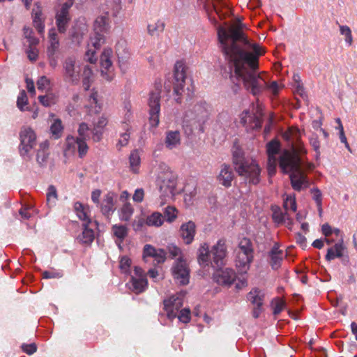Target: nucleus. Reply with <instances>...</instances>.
Masks as SVG:
<instances>
[{"mask_svg":"<svg viewBox=\"0 0 357 357\" xmlns=\"http://www.w3.org/2000/svg\"><path fill=\"white\" fill-rule=\"evenodd\" d=\"M40 102L45 106L49 107L55 103V96L52 93H48L45 96H40L38 97Z\"/></svg>","mask_w":357,"mask_h":357,"instance_id":"nucleus-58","label":"nucleus"},{"mask_svg":"<svg viewBox=\"0 0 357 357\" xmlns=\"http://www.w3.org/2000/svg\"><path fill=\"white\" fill-rule=\"evenodd\" d=\"M301 131L294 127L289 128L283 134V138L289 142L291 150L284 151L280 157V167L282 172L289 174L294 190L300 191L309 187V181L305 170H311L314 165L311 162H304L299 155L307 153V150L300 141Z\"/></svg>","mask_w":357,"mask_h":357,"instance_id":"nucleus-2","label":"nucleus"},{"mask_svg":"<svg viewBox=\"0 0 357 357\" xmlns=\"http://www.w3.org/2000/svg\"><path fill=\"white\" fill-rule=\"evenodd\" d=\"M172 274L175 282L181 285L189 283L190 268L186 261L183 258H178L172 266Z\"/></svg>","mask_w":357,"mask_h":357,"instance_id":"nucleus-9","label":"nucleus"},{"mask_svg":"<svg viewBox=\"0 0 357 357\" xmlns=\"http://www.w3.org/2000/svg\"><path fill=\"white\" fill-rule=\"evenodd\" d=\"M131 265V260L126 256L122 257L119 261V268L124 273L130 272V266Z\"/></svg>","mask_w":357,"mask_h":357,"instance_id":"nucleus-59","label":"nucleus"},{"mask_svg":"<svg viewBox=\"0 0 357 357\" xmlns=\"http://www.w3.org/2000/svg\"><path fill=\"white\" fill-rule=\"evenodd\" d=\"M157 182L159 185L161 203L165 204L168 200L172 199L176 190V178L169 166L165 162H159L155 170Z\"/></svg>","mask_w":357,"mask_h":357,"instance_id":"nucleus-4","label":"nucleus"},{"mask_svg":"<svg viewBox=\"0 0 357 357\" xmlns=\"http://www.w3.org/2000/svg\"><path fill=\"white\" fill-rule=\"evenodd\" d=\"M88 32V24L86 17H79L76 19L70 31V36L73 40L77 43H79L83 37Z\"/></svg>","mask_w":357,"mask_h":357,"instance_id":"nucleus-16","label":"nucleus"},{"mask_svg":"<svg viewBox=\"0 0 357 357\" xmlns=\"http://www.w3.org/2000/svg\"><path fill=\"white\" fill-rule=\"evenodd\" d=\"M135 209L132 204L129 202H126L118 211L119 218L121 221H129Z\"/></svg>","mask_w":357,"mask_h":357,"instance_id":"nucleus-39","label":"nucleus"},{"mask_svg":"<svg viewBox=\"0 0 357 357\" xmlns=\"http://www.w3.org/2000/svg\"><path fill=\"white\" fill-rule=\"evenodd\" d=\"M82 77V86L85 91H88L93 81V70L89 66H85L84 67Z\"/></svg>","mask_w":357,"mask_h":357,"instance_id":"nucleus-44","label":"nucleus"},{"mask_svg":"<svg viewBox=\"0 0 357 357\" xmlns=\"http://www.w3.org/2000/svg\"><path fill=\"white\" fill-rule=\"evenodd\" d=\"M180 321L183 323H188L190 320V311L188 308H184L180 310V313L177 315Z\"/></svg>","mask_w":357,"mask_h":357,"instance_id":"nucleus-63","label":"nucleus"},{"mask_svg":"<svg viewBox=\"0 0 357 357\" xmlns=\"http://www.w3.org/2000/svg\"><path fill=\"white\" fill-rule=\"evenodd\" d=\"M128 285V288L135 294H140L146 289L148 287L146 275L141 268L135 267Z\"/></svg>","mask_w":357,"mask_h":357,"instance_id":"nucleus-11","label":"nucleus"},{"mask_svg":"<svg viewBox=\"0 0 357 357\" xmlns=\"http://www.w3.org/2000/svg\"><path fill=\"white\" fill-rule=\"evenodd\" d=\"M112 57V49H104L100 56L101 74L104 79L107 81H111L114 77Z\"/></svg>","mask_w":357,"mask_h":357,"instance_id":"nucleus-15","label":"nucleus"},{"mask_svg":"<svg viewBox=\"0 0 357 357\" xmlns=\"http://www.w3.org/2000/svg\"><path fill=\"white\" fill-rule=\"evenodd\" d=\"M197 261L203 268L213 267V264L214 263L212 259V254L208 243H203L200 245L197 250Z\"/></svg>","mask_w":357,"mask_h":357,"instance_id":"nucleus-22","label":"nucleus"},{"mask_svg":"<svg viewBox=\"0 0 357 357\" xmlns=\"http://www.w3.org/2000/svg\"><path fill=\"white\" fill-rule=\"evenodd\" d=\"M116 196L113 192H108L104 195V197L100 204V208L104 215L109 216L115 209Z\"/></svg>","mask_w":357,"mask_h":357,"instance_id":"nucleus-25","label":"nucleus"},{"mask_svg":"<svg viewBox=\"0 0 357 357\" xmlns=\"http://www.w3.org/2000/svg\"><path fill=\"white\" fill-rule=\"evenodd\" d=\"M108 120L105 116H100L97 121L93 123L92 138L94 142H99L102 138L104 128L107 126Z\"/></svg>","mask_w":357,"mask_h":357,"instance_id":"nucleus-29","label":"nucleus"},{"mask_svg":"<svg viewBox=\"0 0 357 357\" xmlns=\"http://www.w3.org/2000/svg\"><path fill=\"white\" fill-rule=\"evenodd\" d=\"M345 247L343 243V239L342 238L339 242L335 244L333 248H330L327 250L326 259L328 261H331L335 258L342 257L343 255V251Z\"/></svg>","mask_w":357,"mask_h":357,"instance_id":"nucleus-34","label":"nucleus"},{"mask_svg":"<svg viewBox=\"0 0 357 357\" xmlns=\"http://www.w3.org/2000/svg\"><path fill=\"white\" fill-rule=\"evenodd\" d=\"M48 36L50 45L47 47V56L48 57H52L54 56L56 50H58L59 42L55 29H50L49 31Z\"/></svg>","mask_w":357,"mask_h":357,"instance_id":"nucleus-35","label":"nucleus"},{"mask_svg":"<svg viewBox=\"0 0 357 357\" xmlns=\"http://www.w3.org/2000/svg\"><path fill=\"white\" fill-rule=\"evenodd\" d=\"M129 164L130 171L134 174L139 172V167L141 165V153L139 150L135 149L131 151L129 156Z\"/></svg>","mask_w":357,"mask_h":357,"instance_id":"nucleus-36","label":"nucleus"},{"mask_svg":"<svg viewBox=\"0 0 357 357\" xmlns=\"http://www.w3.org/2000/svg\"><path fill=\"white\" fill-rule=\"evenodd\" d=\"M19 152L22 157L31 158V151L36 144V135L29 127H23L20 132Z\"/></svg>","mask_w":357,"mask_h":357,"instance_id":"nucleus-7","label":"nucleus"},{"mask_svg":"<svg viewBox=\"0 0 357 357\" xmlns=\"http://www.w3.org/2000/svg\"><path fill=\"white\" fill-rule=\"evenodd\" d=\"M49 142L45 140L39 144V149L36 153V160L40 165H43L47 162L50 152H49Z\"/></svg>","mask_w":357,"mask_h":357,"instance_id":"nucleus-33","label":"nucleus"},{"mask_svg":"<svg viewBox=\"0 0 357 357\" xmlns=\"http://www.w3.org/2000/svg\"><path fill=\"white\" fill-rule=\"evenodd\" d=\"M33 26L38 31V33L43 34L45 31V17L43 15L40 7L37 6L32 11Z\"/></svg>","mask_w":357,"mask_h":357,"instance_id":"nucleus-30","label":"nucleus"},{"mask_svg":"<svg viewBox=\"0 0 357 357\" xmlns=\"http://www.w3.org/2000/svg\"><path fill=\"white\" fill-rule=\"evenodd\" d=\"M116 53L119 59V63L122 70H126L128 66L130 52L126 40H121L116 45Z\"/></svg>","mask_w":357,"mask_h":357,"instance_id":"nucleus-19","label":"nucleus"},{"mask_svg":"<svg viewBox=\"0 0 357 357\" xmlns=\"http://www.w3.org/2000/svg\"><path fill=\"white\" fill-rule=\"evenodd\" d=\"M185 64L181 61H176L174 68L173 89L176 96H180L184 92L186 79Z\"/></svg>","mask_w":357,"mask_h":357,"instance_id":"nucleus-10","label":"nucleus"},{"mask_svg":"<svg viewBox=\"0 0 357 357\" xmlns=\"http://www.w3.org/2000/svg\"><path fill=\"white\" fill-rule=\"evenodd\" d=\"M122 128L125 132L120 135V138L116 144V147L119 150L127 146L130 139V130L131 129L130 126L128 123L123 122Z\"/></svg>","mask_w":357,"mask_h":357,"instance_id":"nucleus-43","label":"nucleus"},{"mask_svg":"<svg viewBox=\"0 0 357 357\" xmlns=\"http://www.w3.org/2000/svg\"><path fill=\"white\" fill-rule=\"evenodd\" d=\"M181 142V133L178 130H168L165 132V144L170 150L178 148Z\"/></svg>","mask_w":357,"mask_h":357,"instance_id":"nucleus-27","label":"nucleus"},{"mask_svg":"<svg viewBox=\"0 0 357 357\" xmlns=\"http://www.w3.org/2000/svg\"><path fill=\"white\" fill-rule=\"evenodd\" d=\"M160 91H156L150 93L149 99V105L150 107L149 114V123L151 126L157 127L159 124V113L160 111Z\"/></svg>","mask_w":357,"mask_h":357,"instance_id":"nucleus-13","label":"nucleus"},{"mask_svg":"<svg viewBox=\"0 0 357 357\" xmlns=\"http://www.w3.org/2000/svg\"><path fill=\"white\" fill-rule=\"evenodd\" d=\"M87 225L84 224V230L78 237V240L84 244H90L94 239V231L92 229L88 228Z\"/></svg>","mask_w":357,"mask_h":357,"instance_id":"nucleus-46","label":"nucleus"},{"mask_svg":"<svg viewBox=\"0 0 357 357\" xmlns=\"http://www.w3.org/2000/svg\"><path fill=\"white\" fill-rule=\"evenodd\" d=\"M73 5V0H66L61 4L56 14V24L60 33H65L71 19L69 10Z\"/></svg>","mask_w":357,"mask_h":357,"instance_id":"nucleus-12","label":"nucleus"},{"mask_svg":"<svg viewBox=\"0 0 357 357\" xmlns=\"http://www.w3.org/2000/svg\"><path fill=\"white\" fill-rule=\"evenodd\" d=\"M236 279V273L231 268L219 269L213 274V280L220 285L230 286Z\"/></svg>","mask_w":357,"mask_h":357,"instance_id":"nucleus-20","label":"nucleus"},{"mask_svg":"<svg viewBox=\"0 0 357 357\" xmlns=\"http://www.w3.org/2000/svg\"><path fill=\"white\" fill-rule=\"evenodd\" d=\"M234 253L235 266L240 274L247 273L253 262L254 256L238 252Z\"/></svg>","mask_w":357,"mask_h":357,"instance_id":"nucleus-21","label":"nucleus"},{"mask_svg":"<svg viewBox=\"0 0 357 357\" xmlns=\"http://www.w3.org/2000/svg\"><path fill=\"white\" fill-rule=\"evenodd\" d=\"M272 306L273 308V314H278L283 310L284 302L282 299L277 298L273 300Z\"/></svg>","mask_w":357,"mask_h":357,"instance_id":"nucleus-60","label":"nucleus"},{"mask_svg":"<svg viewBox=\"0 0 357 357\" xmlns=\"http://www.w3.org/2000/svg\"><path fill=\"white\" fill-rule=\"evenodd\" d=\"M58 199L57 192L54 185H50L47 192V203L50 207L54 206Z\"/></svg>","mask_w":357,"mask_h":357,"instance_id":"nucleus-48","label":"nucleus"},{"mask_svg":"<svg viewBox=\"0 0 357 357\" xmlns=\"http://www.w3.org/2000/svg\"><path fill=\"white\" fill-rule=\"evenodd\" d=\"M211 252L214 264L216 266H222L228 253L226 240L223 238L219 239L217 243L211 247Z\"/></svg>","mask_w":357,"mask_h":357,"instance_id":"nucleus-17","label":"nucleus"},{"mask_svg":"<svg viewBox=\"0 0 357 357\" xmlns=\"http://www.w3.org/2000/svg\"><path fill=\"white\" fill-rule=\"evenodd\" d=\"M36 47L29 46V48L26 50L27 56L31 61H35L38 59V50Z\"/></svg>","mask_w":357,"mask_h":357,"instance_id":"nucleus-62","label":"nucleus"},{"mask_svg":"<svg viewBox=\"0 0 357 357\" xmlns=\"http://www.w3.org/2000/svg\"><path fill=\"white\" fill-rule=\"evenodd\" d=\"M261 116V114L259 113L257 116L252 118L248 111H245L241 115V123L243 125L250 124V127L252 129L259 128L261 126V121L260 119Z\"/></svg>","mask_w":357,"mask_h":357,"instance_id":"nucleus-31","label":"nucleus"},{"mask_svg":"<svg viewBox=\"0 0 357 357\" xmlns=\"http://www.w3.org/2000/svg\"><path fill=\"white\" fill-rule=\"evenodd\" d=\"M144 257H153L158 263H162L166 259V253L162 249H155L151 245H146L143 250Z\"/></svg>","mask_w":357,"mask_h":357,"instance_id":"nucleus-28","label":"nucleus"},{"mask_svg":"<svg viewBox=\"0 0 357 357\" xmlns=\"http://www.w3.org/2000/svg\"><path fill=\"white\" fill-rule=\"evenodd\" d=\"M165 26V22L161 20H158L153 23L149 24L147 31L149 34L152 36H159L164 31Z\"/></svg>","mask_w":357,"mask_h":357,"instance_id":"nucleus-45","label":"nucleus"},{"mask_svg":"<svg viewBox=\"0 0 357 357\" xmlns=\"http://www.w3.org/2000/svg\"><path fill=\"white\" fill-rule=\"evenodd\" d=\"M164 223V217L159 212H153L146 218V225L149 227H159Z\"/></svg>","mask_w":357,"mask_h":357,"instance_id":"nucleus-41","label":"nucleus"},{"mask_svg":"<svg viewBox=\"0 0 357 357\" xmlns=\"http://www.w3.org/2000/svg\"><path fill=\"white\" fill-rule=\"evenodd\" d=\"M64 79L71 84L77 85L80 79V66L75 57L70 56L63 63Z\"/></svg>","mask_w":357,"mask_h":357,"instance_id":"nucleus-8","label":"nucleus"},{"mask_svg":"<svg viewBox=\"0 0 357 357\" xmlns=\"http://www.w3.org/2000/svg\"><path fill=\"white\" fill-rule=\"evenodd\" d=\"M273 218L275 222L278 223L284 222L287 227H290L292 225V220L288 213H282L278 207L273 208Z\"/></svg>","mask_w":357,"mask_h":357,"instance_id":"nucleus-38","label":"nucleus"},{"mask_svg":"<svg viewBox=\"0 0 357 357\" xmlns=\"http://www.w3.org/2000/svg\"><path fill=\"white\" fill-rule=\"evenodd\" d=\"M17 104L18 107L21 109H24V107L27 104V96L24 91L20 92L18 98Z\"/></svg>","mask_w":357,"mask_h":357,"instance_id":"nucleus-64","label":"nucleus"},{"mask_svg":"<svg viewBox=\"0 0 357 357\" xmlns=\"http://www.w3.org/2000/svg\"><path fill=\"white\" fill-rule=\"evenodd\" d=\"M50 132L52 135L55 138L58 139L61 135L63 132V126L61 121L59 119L54 120V122L50 126Z\"/></svg>","mask_w":357,"mask_h":357,"instance_id":"nucleus-52","label":"nucleus"},{"mask_svg":"<svg viewBox=\"0 0 357 357\" xmlns=\"http://www.w3.org/2000/svg\"><path fill=\"white\" fill-rule=\"evenodd\" d=\"M196 234V225L190 220L183 223L179 229V235L186 245L191 244Z\"/></svg>","mask_w":357,"mask_h":357,"instance_id":"nucleus-23","label":"nucleus"},{"mask_svg":"<svg viewBox=\"0 0 357 357\" xmlns=\"http://www.w3.org/2000/svg\"><path fill=\"white\" fill-rule=\"evenodd\" d=\"M105 42V33H95L93 36L90 38L89 47L91 45L94 47V50L89 49L86 52V59L93 63L96 61V57L95 56L96 50L99 49Z\"/></svg>","mask_w":357,"mask_h":357,"instance_id":"nucleus-18","label":"nucleus"},{"mask_svg":"<svg viewBox=\"0 0 357 357\" xmlns=\"http://www.w3.org/2000/svg\"><path fill=\"white\" fill-rule=\"evenodd\" d=\"M233 163L236 172L246 182L257 184L260 181L261 169L252 158H245L241 149L233 151Z\"/></svg>","mask_w":357,"mask_h":357,"instance_id":"nucleus-3","label":"nucleus"},{"mask_svg":"<svg viewBox=\"0 0 357 357\" xmlns=\"http://www.w3.org/2000/svg\"><path fill=\"white\" fill-rule=\"evenodd\" d=\"M75 210L77 213V217L82 221H84V224H89L91 222L89 218V208L88 206H84L79 202L75 204Z\"/></svg>","mask_w":357,"mask_h":357,"instance_id":"nucleus-42","label":"nucleus"},{"mask_svg":"<svg viewBox=\"0 0 357 357\" xmlns=\"http://www.w3.org/2000/svg\"><path fill=\"white\" fill-rule=\"evenodd\" d=\"M238 23L228 27L220 26L218 36L220 47L230 69L231 78L241 81L244 87L254 96L268 89L274 95L278 93L280 86L276 82L268 84L261 74H257L258 56L262 54L261 47L252 44Z\"/></svg>","mask_w":357,"mask_h":357,"instance_id":"nucleus-1","label":"nucleus"},{"mask_svg":"<svg viewBox=\"0 0 357 357\" xmlns=\"http://www.w3.org/2000/svg\"><path fill=\"white\" fill-rule=\"evenodd\" d=\"M208 116V111L205 105H195L185 112L183 117V126L189 127L192 131H202Z\"/></svg>","mask_w":357,"mask_h":357,"instance_id":"nucleus-6","label":"nucleus"},{"mask_svg":"<svg viewBox=\"0 0 357 357\" xmlns=\"http://www.w3.org/2000/svg\"><path fill=\"white\" fill-rule=\"evenodd\" d=\"M233 178L234 174L230 166L226 164L222 165L217 177L219 183L225 187H229L231 185Z\"/></svg>","mask_w":357,"mask_h":357,"instance_id":"nucleus-26","label":"nucleus"},{"mask_svg":"<svg viewBox=\"0 0 357 357\" xmlns=\"http://www.w3.org/2000/svg\"><path fill=\"white\" fill-rule=\"evenodd\" d=\"M77 132L79 137L68 136L66 138L65 152L66 154H73L77 150L79 156L82 158L86 154L89 149L86 142V140L90 137V129L88 124L81 123Z\"/></svg>","mask_w":357,"mask_h":357,"instance_id":"nucleus-5","label":"nucleus"},{"mask_svg":"<svg viewBox=\"0 0 357 357\" xmlns=\"http://www.w3.org/2000/svg\"><path fill=\"white\" fill-rule=\"evenodd\" d=\"M109 12L106 11L98 15L94 20L93 28L95 33H107L111 27Z\"/></svg>","mask_w":357,"mask_h":357,"instance_id":"nucleus-24","label":"nucleus"},{"mask_svg":"<svg viewBox=\"0 0 357 357\" xmlns=\"http://www.w3.org/2000/svg\"><path fill=\"white\" fill-rule=\"evenodd\" d=\"M183 294L178 293L164 301V309L169 319H173L176 317L177 312L183 305Z\"/></svg>","mask_w":357,"mask_h":357,"instance_id":"nucleus-14","label":"nucleus"},{"mask_svg":"<svg viewBox=\"0 0 357 357\" xmlns=\"http://www.w3.org/2000/svg\"><path fill=\"white\" fill-rule=\"evenodd\" d=\"M178 213V211L174 206H168L164 210V217L167 222L169 223L175 221L177 218Z\"/></svg>","mask_w":357,"mask_h":357,"instance_id":"nucleus-47","label":"nucleus"},{"mask_svg":"<svg viewBox=\"0 0 357 357\" xmlns=\"http://www.w3.org/2000/svg\"><path fill=\"white\" fill-rule=\"evenodd\" d=\"M234 252L254 256V247L250 239L248 238H241Z\"/></svg>","mask_w":357,"mask_h":357,"instance_id":"nucleus-32","label":"nucleus"},{"mask_svg":"<svg viewBox=\"0 0 357 357\" xmlns=\"http://www.w3.org/2000/svg\"><path fill=\"white\" fill-rule=\"evenodd\" d=\"M310 192L312 196V199L316 202V204L318 207V209L319 211V213H321L322 208H321V201H322V194L321 191L317 188H314L311 189Z\"/></svg>","mask_w":357,"mask_h":357,"instance_id":"nucleus-56","label":"nucleus"},{"mask_svg":"<svg viewBox=\"0 0 357 357\" xmlns=\"http://www.w3.org/2000/svg\"><path fill=\"white\" fill-rule=\"evenodd\" d=\"M264 294L258 289H254L248 294V300L255 306L260 307L263 305Z\"/></svg>","mask_w":357,"mask_h":357,"instance_id":"nucleus-40","label":"nucleus"},{"mask_svg":"<svg viewBox=\"0 0 357 357\" xmlns=\"http://www.w3.org/2000/svg\"><path fill=\"white\" fill-rule=\"evenodd\" d=\"M24 36L26 39L29 46H36L39 43V40L33 36V30L29 27H24Z\"/></svg>","mask_w":357,"mask_h":357,"instance_id":"nucleus-50","label":"nucleus"},{"mask_svg":"<svg viewBox=\"0 0 357 357\" xmlns=\"http://www.w3.org/2000/svg\"><path fill=\"white\" fill-rule=\"evenodd\" d=\"M37 89L40 92H49L51 89L50 80L45 76L40 77L37 81Z\"/></svg>","mask_w":357,"mask_h":357,"instance_id":"nucleus-51","label":"nucleus"},{"mask_svg":"<svg viewBox=\"0 0 357 357\" xmlns=\"http://www.w3.org/2000/svg\"><path fill=\"white\" fill-rule=\"evenodd\" d=\"M340 32L341 35L344 36V40L346 43L349 46L351 45L353 43V37L351 29L347 25H340Z\"/></svg>","mask_w":357,"mask_h":357,"instance_id":"nucleus-54","label":"nucleus"},{"mask_svg":"<svg viewBox=\"0 0 357 357\" xmlns=\"http://www.w3.org/2000/svg\"><path fill=\"white\" fill-rule=\"evenodd\" d=\"M309 141H310V145L312 146L313 149L316 152V158L318 159L320 155V151H319L320 143H319L318 137L315 135H312L310 137Z\"/></svg>","mask_w":357,"mask_h":357,"instance_id":"nucleus-61","label":"nucleus"},{"mask_svg":"<svg viewBox=\"0 0 357 357\" xmlns=\"http://www.w3.org/2000/svg\"><path fill=\"white\" fill-rule=\"evenodd\" d=\"M271 265L273 269H278L281 264L283 259L284 254L281 250L279 249L278 245H275L270 252Z\"/></svg>","mask_w":357,"mask_h":357,"instance_id":"nucleus-37","label":"nucleus"},{"mask_svg":"<svg viewBox=\"0 0 357 357\" xmlns=\"http://www.w3.org/2000/svg\"><path fill=\"white\" fill-rule=\"evenodd\" d=\"M122 113L123 114L124 119V120L121 122V126L123 127V122H126V123L129 124V122L132 119L131 105L130 102H127L123 104Z\"/></svg>","mask_w":357,"mask_h":357,"instance_id":"nucleus-57","label":"nucleus"},{"mask_svg":"<svg viewBox=\"0 0 357 357\" xmlns=\"http://www.w3.org/2000/svg\"><path fill=\"white\" fill-rule=\"evenodd\" d=\"M112 229L114 235L118 238L121 242L128 235V228L124 225H114Z\"/></svg>","mask_w":357,"mask_h":357,"instance_id":"nucleus-49","label":"nucleus"},{"mask_svg":"<svg viewBox=\"0 0 357 357\" xmlns=\"http://www.w3.org/2000/svg\"><path fill=\"white\" fill-rule=\"evenodd\" d=\"M280 149V144L277 141H271L267 144V153L268 158H277L276 155Z\"/></svg>","mask_w":357,"mask_h":357,"instance_id":"nucleus-53","label":"nucleus"},{"mask_svg":"<svg viewBox=\"0 0 357 357\" xmlns=\"http://www.w3.org/2000/svg\"><path fill=\"white\" fill-rule=\"evenodd\" d=\"M283 206L287 213L288 211H296V199L293 196H287L284 200Z\"/></svg>","mask_w":357,"mask_h":357,"instance_id":"nucleus-55","label":"nucleus"}]
</instances>
